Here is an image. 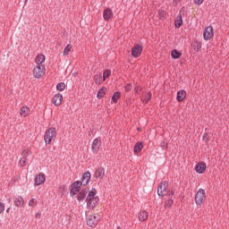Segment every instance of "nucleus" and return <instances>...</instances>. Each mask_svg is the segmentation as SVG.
<instances>
[{"label": "nucleus", "mask_w": 229, "mask_h": 229, "mask_svg": "<svg viewBox=\"0 0 229 229\" xmlns=\"http://www.w3.org/2000/svg\"><path fill=\"white\" fill-rule=\"evenodd\" d=\"M97 194L98 191H96V189L92 188L91 191H89L86 199L87 205L89 207V208H95L98 206L99 198L97 197Z\"/></svg>", "instance_id": "obj_1"}, {"label": "nucleus", "mask_w": 229, "mask_h": 229, "mask_svg": "<svg viewBox=\"0 0 229 229\" xmlns=\"http://www.w3.org/2000/svg\"><path fill=\"white\" fill-rule=\"evenodd\" d=\"M53 139H56V129L51 127L46 131L44 140L46 144H51V141L53 140Z\"/></svg>", "instance_id": "obj_2"}, {"label": "nucleus", "mask_w": 229, "mask_h": 229, "mask_svg": "<svg viewBox=\"0 0 229 229\" xmlns=\"http://www.w3.org/2000/svg\"><path fill=\"white\" fill-rule=\"evenodd\" d=\"M46 74V66L44 64H37L33 69L34 78H42Z\"/></svg>", "instance_id": "obj_3"}, {"label": "nucleus", "mask_w": 229, "mask_h": 229, "mask_svg": "<svg viewBox=\"0 0 229 229\" xmlns=\"http://www.w3.org/2000/svg\"><path fill=\"white\" fill-rule=\"evenodd\" d=\"M207 199V195L205 194V190L199 189L195 195V203L196 205L201 206L203 205V201Z\"/></svg>", "instance_id": "obj_4"}, {"label": "nucleus", "mask_w": 229, "mask_h": 229, "mask_svg": "<svg viewBox=\"0 0 229 229\" xmlns=\"http://www.w3.org/2000/svg\"><path fill=\"white\" fill-rule=\"evenodd\" d=\"M43 183H46V174L41 173L36 175L34 179V185L35 187H38L39 185H43Z\"/></svg>", "instance_id": "obj_5"}, {"label": "nucleus", "mask_w": 229, "mask_h": 229, "mask_svg": "<svg viewBox=\"0 0 229 229\" xmlns=\"http://www.w3.org/2000/svg\"><path fill=\"white\" fill-rule=\"evenodd\" d=\"M204 40H210L214 37V28L212 26H208L205 29L203 33Z\"/></svg>", "instance_id": "obj_6"}, {"label": "nucleus", "mask_w": 229, "mask_h": 229, "mask_svg": "<svg viewBox=\"0 0 229 229\" xmlns=\"http://www.w3.org/2000/svg\"><path fill=\"white\" fill-rule=\"evenodd\" d=\"M157 194L158 196H165L167 194V182H161L157 188Z\"/></svg>", "instance_id": "obj_7"}, {"label": "nucleus", "mask_w": 229, "mask_h": 229, "mask_svg": "<svg viewBox=\"0 0 229 229\" xmlns=\"http://www.w3.org/2000/svg\"><path fill=\"white\" fill-rule=\"evenodd\" d=\"M98 215H90L88 216V219H87V225L88 226H96V225H98Z\"/></svg>", "instance_id": "obj_8"}, {"label": "nucleus", "mask_w": 229, "mask_h": 229, "mask_svg": "<svg viewBox=\"0 0 229 229\" xmlns=\"http://www.w3.org/2000/svg\"><path fill=\"white\" fill-rule=\"evenodd\" d=\"M83 185V183L80 181L75 182L72 185V190H71V194H72L74 196V194H78V192H80V187H81Z\"/></svg>", "instance_id": "obj_9"}, {"label": "nucleus", "mask_w": 229, "mask_h": 229, "mask_svg": "<svg viewBox=\"0 0 229 229\" xmlns=\"http://www.w3.org/2000/svg\"><path fill=\"white\" fill-rule=\"evenodd\" d=\"M100 148H101V140L98 138L93 140L91 149L93 153H98Z\"/></svg>", "instance_id": "obj_10"}, {"label": "nucleus", "mask_w": 229, "mask_h": 229, "mask_svg": "<svg viewBox=\"0 0 229 229\" xmlns=\"http://www.w3.org/2000/svg\"><path fill=\"white\" fill-rule=\"evenodd\" d=\"M142 53V47L139 45H136L132 50H131V55L134 56V58H139Z\"/></svg>", "instance_id": "obj_11"}, {"label": "nucleus", "mask_w": 229, "mask_h": 229, "mask_svg": "<svg viewBox=\"0 0 229 229\" xmlns=\"http://www.w3.org/2000/svg\"><path fill=\"white\" fill-rule=\"evenodd\" d=\"M114 17V12L110 8H106L103 13L104 21H110Z\"/></svg>", "instance_id": "obj_12"}, {"label": "nucleus", "mask_w": 229, "mask_h": 229, "mask_svg": "<svg viewBox=\"0 0 229 229\" xmlns=\"http://www.w3.org/2000/svg\"><path fill=\"white\" fill-rule=\"evenodd\" d=\"M62 101H64V96H62V94L58 93L55 95L53 103L55 106H60V105H62Z\"/></svg>", "instance_id": "obj_13"}, {"label": "nucleus", "mask_w": 229, "mask_h": 229, "mask_svg": "<svg viewBox=\"0 0 229 229\" xmlns=\"http://www.w3.org/2000/svg\"><path fill=\"white\" fill-rule=\"evenodd\" d=\"M90 172H87L82 175L81 182L82 185H89V182H90Z\"/></svg>", "instance_id": "obj_14"}, {"label": "nucleus", "mask_w": 229, "mask_h": 229, "mask_svg": "<svg viewBox=\"0 0 229 229\" xmlns=\"http://www.w3.org/2000/svg\"><path fill=\"white\" fill-rule=\"evenodd\" d=\"M30 107H28L27 106H23L21 107L20 115L21 117H28V115H30Z\"/></svg>", "instance_id": "obj_15"}, {"label": "nucleus", "mask_w": 229, "mask_h": 229, "mask_svg": "<svg viewBox=\"0 0 229 229\" xmlns=\"http://www.w3.org/2000/svg\"><path fill=\"white\" fill-rule=\"evenodd\" d=\"M205 169H207V165H205V163H199L195 167V170L199 174L205 173Z\"/></svg>", "instance_id": "obj_16"}, {"label": "nucleus", "mask_w": 229, "mask_h": 229, "mask_svg": "<svg viewBox=\"0 0 229 229\" xmlns=\"http://www.w3.org/2000/svg\"><path fill=\"white\" fill-rule=\"evenodd\" d=\"M35 62L37 65H44V62H46V55L39 54L37 55Z\"/></svg>", "instance_id": "obj_17"}, {"label": "nucleus", "mask_w": 229, "mask_h": 229, "mask_svg": "<svg viewBox=\"0 0 229 229\" xmlns=\"http://www.w3.org/2000/svg\"><path fill=\"white\" fill-rule=\"evenodd\" d=\"M94 176L95 178H99L100 180L103 179V176H105V168L99 167L97 169Z\"/></svg>", "instance_id": "obj_18"}, {"label": "nucleus", "mask_w": 229, "mask_h": 229, "mask_svg": "<svg viewBox=\"0 0 229 229\" xmlns=\"http://www.w3.org/2000/svg\"><path fill=\"white\" fill-rule=\"evenodd\" d=\"M185 98H187V92H185V90H180L177 92V101L182 102L183 99H185Z\"/></svg>", "instance_id": "obj_19"}, {"label": "nucleus", "mask_w": 229, "mask_h": 229, "mask_svg": "<svg viewBox=\"0 0 229 229\" xmlns=\"http://www.w3.org/2000/svg\"><path fill=\"white\" fill-rule=\"evenodd\" d=\"M148 212L146 210H142L139 213L138 217L139 221L144 222L148 220Z\"/></svg>", "instance_id": "obj_20"}, {"label": "nucleus", "mask_w": 229, "mask_h": 229, "mask_svg": "<svg viewBox=\"0 0 229 229\" xmlns=\"http://www.w3.org/2000/svg\"><path fill=\"white\" fill-rule=\"evenodd\" d=\"M14 205L18 208L24 207V199L22 197H16L14 199Z\"/></svg>", "instance_id": "obj_21"}, {"label": "nucleus", "mask_w": 229, "mask_h": 229, "mask_svg": "<svg viewBox=\"0 0 229 229\" xmlns=\"http://www.w3.org/2000/svg\"><path fill=\"white\" fill-rule=\"evenodd\" d=\"M94 81L97 85H101V83H103V81H103V76L101 74L95 75Z\"/></svg>", "instance_id": "obj_22"}, {"label": "nucleus", "mask_w": 229, "mask_h": 229, "mask_svg": "<svg viewBox=\"0 0 229 229\" xmlns=\"http://www.w3.org/2000/svg\"><path fill=\"white\" fill-rule=\"evenodd\" d=\"M171 56H172V58L176 60V59L180 58V56H182V52L174 49V50L172 51Z\"/></svg>", "instance_id": "obj_23"}, {"label": "nucleus", "mask_w": 229, "mask_h": 229, "mask_svg": "<svg viewBox=\"0 0 229 229\" xmlns=\"http://www.w3.org/2000/svg\"><path fill=\"white\" fill-rule=\"evenodd\" d=\"M106 94V88H102L98 90L97 97L98 99H101L105 98V95Z\"/></svg>", "instance_id": "obj_24"}, {"label": "nucleus", "mask_w": 229, "mask_h": 229, "mask_svg": "<svg viewBox=\"0 0 229 229\" xmlns=\"http://www.w3.org/2000/svg\"><path fill=\"white\" fill-rule=\"evenodd\" d=\"M149 99H151V92L145 93L141 98L143 103H148Z\"/></svg>", "instance_id": "obj_25"}, {"label": "nucleus", "mask_w": 229, "mask_h": 229, "mask_svg": "<svg viewBox=\"0 0 229 229\" xmlns=\"http://www.w3.org/2000/svg\"><path fill=\"white\" fill-rule=\"evenodd\" d=\"M144 148V145H142V142H138L134 146V153H139L140 151H142Z\"/></svg>", "instance_id": "obj_26"}, {"label": "nucleus", "mask_w": 229, "mask_h": 229, "mask_svg": "<svg viewBox=\"0 0 229 229\" xmlns=\"http://www.w3.org/2000/svg\"><path fill=\"white\" fill-rule=\"evenodd\" d=\"M87 197V190H82L78 195V201H83Z\"/></svg>", "instance_id": "obj_27"}, {"label": "nucleus", "mask_w": 229, "mask_h": 229, "mask_svg": "<svg viewBox=\"0 0 229 229\" xmlns=\"http://www.w3.org/2000/svg\"><path fill=\"white\" fill-rule=\"evenodd\" d=\"M31 155V150L30 148H23L21 151V157L28 158Z\"/></svg>", "instance_id": "obj_28"}, {"label": "nucleus", "mask_w": 229, "mask_h": 229, "mask_svg": "<svg viewBox=\"0 0 229 229\" xmlns=\"http://www.w3.org/2000/svg\"><path fill=\"white\" fill-rule=\"evenodd\" d=\"M120 98H121V92L116 91V92L113 95V97H112V101H113V103H117V101H119Z\"/></svg>", "instance_id": "obj_29"}, {"label": "nucleus", "mask_w": 229, "mask_h": 229, "mask_svg": "<svg viewBox=\"0 0 229 229\" xmlns=\"http://www.w3.org/2000/svg\"><path fill=\"white\" fill-rule=\"evenodd\" d=\"M71 49H72V45H67L63 52L64 56H67L71 53Z\"/></svg>", "instance_id": "obj_30"}, {"label": "nucleus", "mask_w": 229, "mask_h": 229, "mask_svg": "<svg viewBox=\"0 0 229 229\" xmlns=\"http://www.w3.org/2000/svg\"><path fill=\"white\" fill-rule=\"evenodd\" d=\"M182 24H183V21L182 20V16H180L174 23L175 28H181Z\"/></svg>", "instance_id": "obj_31"}, {"label": "nucleus", "mask_w": 229, "mask_h": 229, "mask_svg": "<svg viewBox=\"0 0 229 229\" xmlns=\"http://www.w3.org/2000/svg\"><path fill=\"white\" fill-rule=\"evenodd\" d=\"M173 203H174V201L173 200V199H169L166 200L165 203V208H170V207H173Z\"/></svg>", "instance_id": "obj_32"}, {"label": "nucleus", "mask_w": 229, "mask_h": 229, "mask_svg": "<svg viewBox=\"0 0 229 229\" xmlns=\"http://www.w3.org/2000/svg\"><path fill=\"white\" fill-rule=\"evenodd\" d=\"M27 162H28V158L21 157V159L19 160V165H21V167H24Z\"/></svg>", "instance_id": "obj_33"}, {"label": "nucleus", "mask_w": 229, "mask_h": 229, "mask_svg": "<svg viewBox=\"0 0 229 229\" xmlns=\"http://www.w3.org/2000/svg\"><path fill=\"white\" fill-rule=\"evenodd\" d=\"M158 15H159V19H165V17H167V13H165V11L164 10H159Z\"/></svg>", "instance_id": "obj_34"}, {"label": "nucleus", "mask_w": 229, "mask_h": 229, "mask_svg": "<svg viewBox=\"0 0 229 229\" xmlns=\"http://www.w3.org/2000/svg\"><path fill=\"white\" fill-rule=\"evenodd\" d=\"M194 51H199L201 49V43L195 42L192 45Z\"/></svg>", "instance_id": "obj_35"}, {"label": "nucleus", "mask_w": 229, "mask_h": 229, "mask_svg": "<svg viewBox=\"0 0 229 229\" xmlns=\"http://www.w3.org/2000/svg\"><path fill=\"white\" fill-rule=\"evenodd\" d=\"M110 74H112V72L110 70H106L103 74V81H105V80H106Z\"/></svg>", "instance_id": "obj_36"}, {"label": "nucleus", "mask_w": 229, "mask_h": 229, "mask_svg": "<svg viewBox=\"0 0 229 229\" xmlns=\"http://www.w3.org/2000/svg\"><path fill=\"white\" fill-rule=\"evenodd\" d=\"M57 90H60V92H62V90H65V83L61 82L58 83L56 86Z\"/></svg>", "instance_id": "obj_37"}, {"label": "nucleus", "mask_w": 229, "mask_h": 229, "mask_svg": "<svg viewBox=\"0 0 229 229\" xmlns=\"http://www.w3.org/2000/svg\"><path fill=\"white\" fill-rule=\"evenodd\" d=\"M37 199H31L30 201H29V207H32V208H35L37 207Z\"/></svg>", "instance_id": "obj_38"}, {"label": "nucleus", "mask_w": 229, "mask_h": 229, "mask_svg": "<svg viewBox=\"0 0 229 229\" xmlns=\"http://www.w3.org/2000/svg\"><path fill=\"white\" fill-rule=\"evenodd\" d=\"M3 212H4V204L0 202V214H3Z\"/></svg>", "instance_id": "obj_39"}, {"label": "nucleus", "mask_w": 229, "mask_h": 229, "mask_svg": "<svg viewBox=\"0 0 229 229\" xmlns=\"http://www.w3.org/2000/svg\"><path fill=\"white\" fill-rule=\"evenodd\" d=\"M204 1L205 0H194V3H195V4H198L199 6V5L203 4Z\"/></svg>", "instance_id": "obj_40"}, {"label": "nucleus", "mask_w": 229, "mask_h": 229, "mask_svg": "<svg viewBox=\"0 0 229 229\" xmlns=\"http://www.w3.org/2000/svg\"><path fill=\"white\" fill-rule=\"evenodd\" d=\"M125 90H126V92H130V90H131V84H127L125 86Z\"/></svg>", "instance_id": "obj_41"}, {"label": "nucleus", "mask_w": 229, "mask_h": 229, "mask_svg": "<svg viewBox=\"0 0 229 229\" xmlns=\"http://www.w3.org/2000/svg\"><path fill=\"white\" fill-rule=\"evenodd\" d=\"M182 2V0H174L173 1V5L174 6H177V4H179V3H181Z\"/></svg>", "instance_id": "obj_42"}, {"label": "nucleus", "mask_w": 229, "mask_h": 229, "mask_svg": "<svg viewBox=\"0 0 229 229\" xmlns=\"http://www.w3.org/2000/svg\"><path fill=\"white\" fill-rule=\"evenodd\" d=\"M40 217H42V214H41L40 212L36 213L35 218H36V219H40Z\"/></svg>", "instance_id": "obj_43"}, {"label": "nucleus", "mask_w": 229, "mask_h": 229, "mask_svg": "<svg viewBox=\"0 0 229 229\" xmlns=\"http://www.w3.org/2000/svg\"><path fill=\"white\" fill-rule=\"evenodd\" d=\"M139 90H140L139 86H136V87L134 88V92H135L136 94H139Z\"/></svg>", "instance_id": "obj_44"}, {"label": "nucleus", "mask_w": 229, "mask_h": 229, "mask_svg": "<svg viewBox=\"0 0 229 229\" xmlns=\"http://www.w3.org/2000/svg\"><path fill=\"white\" fill-rule=\"evenodd\" d=\"M6 212H10V208H8V209L6 210Z\"/></svg>", "instance_id": "obj_45"}, {"label": "nucleus", "mask_w": 229, "mask_h": 229, "mask_svg": "<svg viewBox=\"0 0 229 229\" xmlns=\"http://www.w3.org/2000/svg\"><path fill=\"white\" fill-rule=\"evenodd\" d=\"M116 229H122L121 226H118Z\"/></svg>", "instance_id": "obj_46"}, {"label": "nucleus", "mask_w": 229, "mask_h": 229, "mask_svg": "<svg viewBox=\"0 0 229 229\" xmlns=\"http://www.w3.org/2000/svg\"><path fill=\"white\" fill-rule=\"evenodd\" d=\"M25 3H28V0H25Z\"/></svg>", "instance_id": "obj_47"}]
</instances>
